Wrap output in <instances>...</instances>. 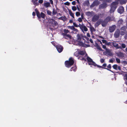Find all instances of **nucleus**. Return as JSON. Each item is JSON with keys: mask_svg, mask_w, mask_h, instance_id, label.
<instances>
[{"mask_svg": "<svg viewBox=\"0 0 127 127\" xmlns=\"http://www.w3.org/2000/svg\"><path fill=\"white\" fill-rule=\"evenodd\" d=\"M124 11V8L122 6H120L118 9V12L121 14L123 13Z\"/></svg>", "mask_w": 127, "mask_h": 127, "instance_id": "9b49d317", "label": "nucleus"}, {"mask_svg": "<svg viewBox=\"0 0 127 127\" xmlns=\"http://www.w3.org/2000/svg\"><path fill=\"white\" fill-rule=\"evenodd\" d=\"M116 28L115 25H112V26L110 27H109V30L110 32H113L115 30Z\"/></svg>", "mask_w": 127, "mask_h": 127, "instance_id": "1a4fd4ad", "label": "nucleus"}, {"mask_svg": "<svg viewBox=\"0 0 127 127\" xmlns=\"http://www.w3.org/2000/svg\"><path fill=\"white\" fill-rule=\"evenodd\" d=\"M90 31L92 33H93V32L95 30L94 28L93 27H91L90 28Z\"/></svg>", "mask_w": 127, "mask_h": 127, "instance_id": "f704fd0d", "label": "nucleus"}, {"mask_svg": "<svg viewBox=\"0 0 127 127\" xmlns=\"http://www.w3.org/2000/svg\"><path fill=\"white\" fill-rule=\"evenodd\" d=\"M124 77L125 78H124V79H125L126 80H127V73L125 74Z\"/></svg>", "mask_w": 127, "mask_h": 127, "instance_id": "6e6d98bb", "label": "nucleus"}, {"mask_svg": "<svg viewBox=\"0 0 127 127\" xmlns=\"http://www.w3.org/2000/svg\"><path fill=\"white\" fill-rule=\"evenodd\" d=\"M66 37H68L70 39H71L72 38V36L69 34H66V36L65 37H64V38L65 39H67V38Z\"/></svg>", "mask_w": 127, "mask_h": 127, "instance_id": "473e14b6", "label": "nucleus"}, {"mask_svg": "<svg viewBox=\"0 0 127 127\" xmlns=\"http://www.w3.org/2000/svg\"><path fill=\"white\" fill-rule=\"evenodd\" d=\"M72 9L73 10L75 11L76 10L77 8L75 6H73L72 7Z\"/></svg>", "mask_w": 127, "mask_h": 127, "instance_id": "58836bf2", "label": "nucleus"}, {"mask_svg": "<svg viewBox=\"0 0 127 127\" xmlns=\"http://www.w3.org/2000/svg\"><path fill=\"white\" fill-rule=\"evenodd\" d=\"M124 23V21L122 19H119L118 22L117 24L119 26L123 25Z\"/></svg>", "mask_w": 127, "mask_h": 127, "instance_id": "2eb2a0df", "label": "nucleus"}, {"mask_svg": "<svg viewBox=\"0 0 127 127\" xmlns=\"http://www.w3.org/2000/svg\"><path fill=\"white\" fill-rule=\"evenodd\" d=\"M109 62L110 63H113V60L112 59H110L109 60Z\"/></svg>", "mask_w": 127, "mask_h": 127, "instance_id": "0e129e2a", "label": "nucleus"}, {"mask_svg": "<svg viewBox=\"0 0 127 127\" xmlns=\"http://www.w3.org/2000/svg\"><path fill=\"white\" fill-rule=\"evenodd\" d=\"M102 45V47L104 49H105L106 48V46L105 45Z\"/></svg>", "mask_w": 127, "mask_h": 127, "instance_id": "e2e57ef3", "label": "nucleus"}, {"mask_svg": "<svg viewBox=\"0 0 127 127\" xmlns=\"http://www.w3.org/2000/svg\"><path fill=\"white\" fill-rule=\"evenodd\" d=\"M114 19V18L113 17H111L109 16L106 17L104 20L107 23H108V22L113 20Z\"/></svg>", "mask_w": 127, "mask_h": 127, "instance_id": "9d476101", "label": "nucleus"}, {"mask_svg": "<svg viewBox=\"0 0 127 127\" xmlns=\"http://www.w3.org/2000/svg\"><path fill=\"white\" fill-rule=\"evenodd\" d=\"M100 62L101 63H103L105 61L103 59H100Z\"/></svg>", "mask_w": 127, "mask_h": 127, "instance_id": "37998d69", "label": "nucleus"}, {"mask_svg": "<svg viewBox=\"0 0 127 127\" xmlns=\"http://www.w3.org/2000/svg\"><path fill=\"white\" fill-rule=\"evenodd\" d=\"M47 14L49 15H51L52 13L51 11L48 10L47 11Z\"/></svg>", "mask_w": 127, "mask_h": 127, "instance_id": "e433bc0d", "label": "nucleus"}, {"mask_svg": "<svg viewBox=\"0 0 127 127\" xmlns=\"http://www.w3.org/2000/svg\"><path fill=\"white\" fill-rule=\"evenodd\" d=\"M111 43H111V42H108L107 41L105 45H108V46L110 45H111Z\"/></svg>", "mask_w": 127, "mask_h": 127, "instance_id": "09e8293b", "label": "nucleus"}, {"mask_svg": "<svg viewBox=\"0 0 127 127\" xmlns=\"http://www.w3.org/2000/svg\"><path fill=\"white\" fill-rule=\"evenodd\" d=\"M74 63L73 59L72 58L70 57L68 61H65L64 64L66 67L69 68L74 64Z\"/></svg>", "mask_w": 127, "mask_h": 127, "instance_id": "f257e3e1", "label": "nucleus"}, {"mask_svg": "<svg viewBox=\"0 0 127 127\" xmlns=\"http://www.w3.org/2000/svg\"><path fill=\"white\" fill-rule=\"evenodd\" d=\"M56 47L57 51L59 53L61 52L64 49L63 46L60 44H58L56 45Z\"/></svg>", "mask_w": 127, "mask_h": 127, "instance_id": "7ed1b4c3", "label": "nucleus"}, {"mask_svg": "<svg viewBox=\"0 0 127 127\" xmlns=\"http://www.w3.org/2000/svg\"><path fill=\"white\" fill-rule=\"evenodd\" d=\"M116 8L115 7L111 6L110 10V13H112L114 12Z\"/></svg>", "mask_w": 127, "mask_h": 127, "instance_id": "5701e85b", "label": "nucleus"}, {"mask_svg": "<svg viewBox=\"0 0 127 127\" xmlns=\"http://www.w3.org/2000/svg\"><path fill=\"white\" fill-rule=\"evenodd\" d=\"M109 52H108L107 53L108 55L109 56H111L112 55V53L110 51H109Z\"/></svg>", "mask_w": 127, "mask_h": 127, "instance_id": "49530a36", "label": "nucleus"}, {"mask_svg": "<svg viewBox=\"0 0 127 127\" xmlns=\"http://www.w3.org/2000/svg\"><path fill=\"white\" fill-rule=\"evenodd\" d=\"M118 4V3L117 2L115 1L111 3V6L117 8V5Z\"/></svg>", "mask_w": 127, "mask_h": 127, "instance_id": "b1692460", "label": "nucleus"}, {"mask_svg": "<svg viewBox=\"0 0 127 127\" xmlns=\"http://www.w3.org/2000/svg\"><path fill=\"white\" fill-rule=\"evenodd\" d=\"M112 45L115 47L116 49H119L121 48V47H119V45L118 44H117L116 43L113 42H112Z\"/></svg>", "mask_w": 127, "mask_h": 127, "instance_id": "aec40b11", "label": "nucleus"}, {"mask_svg": "<svg viewBox=\"0 0 127 127\" xmlns=\"http://www.w3.org/2000/svg\"><path fill=\"white\" fill-rule=\"evenodd\" d=\"M49 1L51 4L53 5V1L52 0H49Z\"/></svg>", "mask_w": 127, "mask_h": 127, "instance_id": "338daca9", "label": "nucleus"}, {"mask_svg": "<svg viewBox=\"0 0 127 127\" xmlns=\"http://www.w3.org/2000/svg\"><path fill=\"white\" fill-rule=\"evenodd\" d=\"M116 60L117 63H120V61L119 59L116 58Z\"/></svg>", "mask_w": 127, "mask_h": 127, "instance_id": "a19ab883", "label": "nucleus"}, {"mask_svg": "<svg viewBox=\"0 0 127 127\" xmlns=\"http://www.w3.org/2000/svg\"><path fill=\"white\" fill-rule=\"evenodd\" d=\"M49 23L55 26H57L58 24L57 22L55 20L52 19L49 20Z\"/></svg>", "mask_w": 127, "mask_h": 127, "instance_id": "0eeeda50", "label": "nucleus"}, {"mask_svg": "<svg viewBox=\"0 0 127 127\" xmlns=\"http://www.w3.org/2000/svg\"><path fill=\"white\" fill-rule=\"evenodd\" d=\"M101 24L102 26L105 27L107 24L108 23L104 19V20H101Z\"/></svg>", "mask_w": 127, "mask_h": 127, "instance_id": "6ab92c4d", "label": "nucleus"}, {"mask_svg": "<svg viewBox=\"0 0 127 127\" xmlns=\"http://www.w3.org/2000/svg\"><path fill=\"white\" fill-rule=\"evenodd\" d=\"M97 49H98L99 50L101 51H103V50L102 49L101 47L99 46L98 45L97 46Z\"/></svg>", "mask_w": 127, "mask_h": 127, "instance_id": "4c0bfd02", "label": "nucleus"}, {"mask_svg": "<svg viewBox=\"0 0 127 127\" xmlns=\"http://www.w3.org/2000/svg\"><path fill=\"white\" fill-rule=\"evenodd\" d=\"M87 59L88 62V64L89 65H93V64H95V63L92 60L90 57L87 56Z\"/></svg>", "mask_w": 127, "mask_h": 127, "instance_id": "39448f33", "label": "nucleus"}, {"mask_svg": "<svg viewBox=\"0 0 127 127\" xmlns=\"http://www.w3.org/2000/svg\"><path fill=\"white\" fill-rule=\"evenodd\" d=\"M108 68L110 69L111 68V66L110 64H109L107 66Z\"/></svg>", "mask_w": 127, "mask_h": 127, "instance_id": "864d4df0", "label": "nucleus"}, {"mask_svg": "<svg viewBox=\"0 0 127 127\" xmlns=\"http://www.w3.org/2000/svg\"><path fill=\"white\" fill-rule=\"evenodd\" d=\"M107 7V4L106 3H103L100 5L99 6V8L100 9L105 8Z\"/></svg>", "mask_w": 127, "mask_h": 127, "instance_id": "f8f14e48", "label": "nucleus"}, {"mask_svg": "<svg viewBox=\"0 0 127 127\" xmlns=\"http://www.w3.org/2000/svg\"><path fill=\"white\" fill-rule=\"evenodd\" d=\"M105 49V50L106 51V52H107V53L108 52H109V51H110V50L109 49H108L107 48H106Z\"/></svg>", "mask_w": 127, "mask_h": 127, "instance_id": "69168bd1", "label": "nucleus"}, {"mask_svg": "<svg viewBox=\"0 0 127 127\" xmlns=\"http://www.w3.org/2000/svg\"><path fill=\"white\" fill-rule=\"evenodd\" d=\"M51 43L54 46H55V43L54 41H52L51 42Z\"/></svg>", "mask_w": 127, "mask_h": 127, "instance_id": "774afa93", "label": "nucleus"}, {"mask_svg": "<svg viewBox=\"0 0 127 127\" xmlns=\"http://www.w3.org/2000/svg\"><path fill=\"white\" fill-rule=\"evenodd\" d=\"M122 47L123 48H124L126 47V45L124 43H123L122 44Z\"/></svg>", "mask_w": 127, "mask_h": 127, "instance_id": "a18cd8bd", "label": "nucleus"}, {"mask_svg": "<svg viewBox=\"0 0 127 127\" xmlns=\"http://www.w3.org/2000/svg\"><path fill=\"white\" fill-rule=\"evenodd\" d=\"M68 28L70 29L73 30V31L76 32H77L78 30L77 29L75 28L73 26H69L67 27Z\"/></svg>", "mask_w": 127, "mask_h": 127, "instance_id": "a211bd4d", "label": "nucleus"}, {"mask_svg": "<svg viewBox=\"0 0 127 127\" xmlns=\"http://www.w3.org/2000/svg\"><path fill=\"white\" fill-rule=\"evenodd\" d=\"M102 41L103 43H105V44H106L107 42L106 40L104 39H102Z\"/></svg>", "mask_w": 127, "mask_h": 127, "instance_id": "3c124183", "label": "nucleus"}, {"mask_svg": "<svg viewBox=\"0 0 127 127\" xmlns=\"http://www.w3.org/2000/svg\"><path fill=\"white\" fill-rule=\"evenodd\" d=\"M99 18V16L96 14H95L93 17L92 21L93 22H95Z\"/></svg>", "mask_w": 127, "mask_h": 127, "instance_id": "6e6552de", "label": "nucleus"}, {"mask_svg": "<svg viewBox=\"0 0 127 127\" xmlns=\"http://www.w3.org/2000/svg\"><path fill=\"white\" fill-rule=\"evenodd\" d=\"M78 35V39L79 40H81V38L80 36L79 35Z\"/></svg>", "mask_w": 127, "mask_h": 127, "instance_id": "13d9d810", "label": "nucleus"}, {"mask_svg": "<svg viewBox=\"0 0 127 127\" xmlns=\"http://www.w3.org/2000/svg\"><path fill=\"white\" fill-rule=\"evenodd\" d=\"M69 14L73 18H74V14L70 10L69 11Z\"/></svg>", "mask_w": 127, "mask_h": 127, "instance_id": "7c9ffc66", "label": "nucleus"}, {"mask_svg": "<svg viewBox=\"0 0 127 127\" xmlns=\"http://www.w3.org/2000/svg\"><path fill=\"white\" fill-rule=\"evenodd\" d=\"M70 3L68 1H67L64 3V4L66 5L69 6L70 5Z\"/></svg>", "mask_w": 127, "mask_h": 127, "instance_id": "de8ad7c7", "label": "nucleus"}, {"mask_svg": "<svg viewBox=\"0 0 127 127\" xmlns=\"http://www.w3.org/2000/svg\"><path fill=\"white\" fill-rule=\"evenodd\" d=\"M64 32L66 34L69 32V31H68V30H66L65 29H64Z\"/></svg>", "mask_w": 127, "mask_h": 127, "instance_id": "79ce46f5", "label": "nucleus"}, {"mask_svg": "<svg viewBox=\"0 0 127 127\" xmlns=\"http://www.w3.org/2000/svg\"><path fill=\"white\" fill-rule=\"evenodd\" d=\"M72 5H75L76 4V2L75 1H73L72 2Z\"/></svg>", "mask_w": 127, "mask_h": 127, "instance_id": "680f3d73", "label": "nucleus"}, {"mask_svg": "<svg viewBox=\"0 0 127 127\" xmlns=\"http://www.w3.org/2000/svg\"><path fill=\"white\" fill-rule=\"evenodd\" d=\"M86 15L88 16H90L92 15V12L88 11L86 12Z\"/></svg>", "mask_w": 127, "mask_h": 127, "instance_id": "c756f323", "label": "nucleus"}, {"mask_svg": "<svg viewBox=\"0 0 127 127\" xmlns=\"http://www.w3.org/2000/svg\"><path fill=\"white\" fill-rule=\"evenodd\" d=\"M100 3V2L98 0H95L94 1L92 4L90 5V7L92 8L95 6H98Z\"/></svg>", "mask_w": 127, "mask_h": 127, "instance_id": "423d86ee", "label": "nucleus"}, {"mask_svg": "<svg viewBox=\"0 0 127 127\" xmlns=\"http://www.w3.org/2000/svg\"><path fill=\"white\" fill-rule=\"evenodd\" d=\"M75 14L77 16H78L80 15V13L79 12H76Z\"/></svg>", "mask_w": 127, "mask_h": 127, "instance_id": "ea45409f", "label": "nucleus"}, {"mask_svg": "<svg viewBox=\"0 0 127 127\" xmlns=\"http://www.w3.org/2000/svg\"><path fill=\"white\" fill-rule=\"evenodd\" d=\"M52 11L53 15H55L57 13V12L55 10V9L54 8L53 9Z\"/></svg>", "mask_w": 127, "mask_h": 127, "instance_id": "cd10ccee", "label": "nucleus"}, {"mask_svg": "<svg viewBox=\"0 0 127 127\" xmlns=\"http://www.w3.org/2000/svg\"><path fill=\"white\" fill-rule=\"evenodd\" d=\"M120 32L119 30L116 31L114 34V36L115 38H117L120 36Z\"/></svg>", "mask_w": 127, "mask_h": 127, "instance_id": "ddd939ff", "label": "nucleus"}, {"mask_svg": "<svg viewBox=\"0 0 127 127\" xmlns=\"http://www.w3.org/2000/svg\"><path fill=\"white\" fill-rule=\"evenodd\" d=\"M43 5L46 7L47 8L51 6L49 2H45L43 3Z\"/></svg>", "mask_w": 127, "mask_h": 127, "instance_id": "412c9836", "label": "nucleus"}, {"mask_svg": "<svg viewBox=\"0 0 127 127\" xmlns=\"http://www.w3.org/2000/svg\"><path fill=\"white\" fill-rule=\"evenodd\" d=\"M74 55L77 57H78L79 55V52H78L77 51L75 52L74 53Z\"/></svg>", "mask_w": 127, "mask_h": 127, "instance_id": "72a5a7b5", "label": "nucleus"}, {"mask_svg": "<svg viewBox=\"0 0 127 127\" xmlns=\"http://www.w3.org/2000/svg\"><path fill=\"white\" fill-rule=\"evenodd\" d=\"M78 59H80L81 60L84 61L85 62L86 61V59L84 57H78Z\"/></svg>", "mask_w": 127, "mask_h": 127, "instance_id": "c85d7f7f", "label": "nucleus"}, {"mask_svg": "<svg viewBox=\"0 0 127 127\" xmlns=\"http://www.w3.org/2000/svg\"><path fill=\"white\" fill-rule=\"evenodd\" d=\"M58 19L59 20H62L64 21L66 20L67 18L65 16H62L60 17Z\"/></svg>", "mask_w": 127, "mask_h": 127, "instance_id": "4be33fe9", "label": "nucleus"}, {"mask_svg": "<svg viewBox=\"0 0 127 127\" xmlns=\"http://www.w3.org/2000/svg\"><path fill=\"white\" fill-rule=\"evenodd\" d=\"M101 23V20H99L98 21H97L95 24V25L97 26H98L99 25H100Z\"/></svg>", "mask_w": 127, "mask_h": 127, "instance_id": "2f4dec72", "label": "nucleus"}, {"mask_svg": "<svg viewBox=\"0 0 127 127\" xmlns=\"http://www.w3.org/2000/svg\"><path fill=\"white\" fill-rule=\"evenodd\" d=\"M112 67L114 69L116 70L118 69L120 70H121V67L120 66H118V65L116 64L112 66Z\"/></svg>", "mask_w": 127, "mask_h": 127, "instance_id": "4468645a", "label": "nucleus"}, {"mask_svg": "<svg viewBox=\"0 0 127 127\" xmlns=\"http://www.w3.org/2000/svg\"><path fill=\"white\" fill-rule=\"evenodd\" d=\"M78 20L79 22H81L82 21V19L81 18H79Z\"/></svg>", "mask_w": 127, "mask_h": 127, "instance_id": "8fccbe9b", "label": "nucleus"}, {"mask_svg": "<svg viewBox=\"0 0 127 127\" xmlns=\"http://www.w3.org/2000/svg\"><path fill=\"white\" fill-rule=\"evenodd\" d=\"M93 65L94 66H97L98 67H99V68H102L105 69H106L108 70H109L110 71H111V70H110L109 69H108V68H103V67L102 66H100L98 65L96 63H95V64H93Z\"/></svg>", "mask_w": 127, "mask_h": 127, "instance_id": "393cba45", "label": "nucleus"}, {"mask_svg": "<svg viewBox=\"0 0 127 127\" xmlns=\"http://www.w3.org/2000/svg\"><path fill=\"white\" fill-rule=\"evenodd\" d=\"M79 55H84L85 53L83 51H80L79 52H78Z\"/></svg>", "mask_w": 127, "mask_h": 127, "instance_id": "c9c22d12", "label": "nucleus"}, {"mask_svg": "<svg viewBox=\"0 0 127 127\" xmlns=\"http://www.w3.org/2000/svg\"><path fill=\"white\" fill-rule=\"evenodd\" d=\"M73 25H74V27H78V25L77 24H76L74 22L73 23Z\"/></svg>", "mask_w": 127, "mask_h": 127, "instance_id": "c03bdc74", "label": "nucleus"}, {"mask_svg": "<svg viewBox=\"0 0 127 127\" xmlns=\"http://www.w3.org/2000/svg\"><path fill=\"white\" fill-rule=\"evenodd\" d=\"M77 69V68L76 66H74L73 67H72L70 69V71H73L74 72H75Z\"/></svg>", "mask_w": 127, "mask_h": 127, "instance_id": "a878e982", "label": "nucleus"}, {"mask_svg": "<svg viewBox=\"0 0 127 127\" xmlns=\"http://www.w3.org/2000/svg\"><path fill=\"white\" fill-rule=\"evenodd\" d=\"M121 31L120 32V34L121 35H124L126 32V27L125 26H123L120 29Z\"/></svg>", "mask_w": 127, "mask_h": 127, "instance_id": "20e7f679", "label": "nucleus"}, {"mask_svg": "<svg viewBox=\"0 0 127 127\" xmlns=\"http://www.w3.org/2000/svg\"><path fill=\"white\" fill-rule=\"evenodd\" d=\"M85 3L87 5H88L89 4V2L88 0H87L85 2Z\"/></svg>", "mask_w": 127, "mask_h": 127, "instance_id": "bf43d9fd", "label": "nucleus"}, {"mask_svg": "<svg viewBox=\"0 0 127 127\" xmlns=\"http://www.w3.org/2000/svg\"><path fill=\"white\" fill-rule=\"evenodd\" d=\"M118 56L121 59H122L124 57V54L122 52H120L117 53Z\"/></svg>", "mask_w": 127, "mask_h": 127, "instance_id": "f3484780", "label": "nucleus"}, {"mask_svg": "<svg viewBox=\"0 0 127 127\" xmlns=\"http://www.w3.org/2000/svg\"><path fill=\"white\" fill-rule=\"evenodd\" d=\"M81 28L80 29L83 32H86L88 31V29L84 25L83 26H81Z\"/></svg>", "mask_w": 127, "mask_h": 127, "instance_id": "dca6fc26", "label": "nucleus"}, {"mask_svg": "<svg viewBox=\"0 0 127 127\" xmlns=\"http://www.w3.org/2000/svg\"><path fill=\"white\" fill-rule=\"evenodd\" d=\"M107 66V64L106 63L103 64L102 65V66L103 67H104V68H105V67Z\"/></svg>", "mask_w": 127, "mask_h": 127, "instance_id": "5fc2aeb1", "label": "nucleus"}, {"mask_svg": "<svg viewBox=\"0 0 127 127\" xmlns=\"http://www.w3.org/2000/svg\"><path fill=\"white\" fill-rule=\"evenodd\" d=\"M35 2V3H33V4L35 5H38L39 4V3L38 2Z\"/></svg>", "mask_w": 127, "mask_h": 127, "instance_id": "052dcab7", "label": "nucleus"}, {"mask_svg": "<svg viewBox=\"0 0 127 127\" xmlns=\"http://www.w3.org/2000/svg\"><path fill=\"white\" fill-rule=\"evenodd\" d=\"M118 1H119L120 2V4H121V5H122L124 4H125L126 2V1L124 0H117Z\"/></svg>", "mask_w": 127, "mask_h": 127, "instance_id": "bb28decb", "label": "nucleus"}, {"mask_svg": "<svg viewBox=\"0 0 127 127\" xmlns=\"http://www.w3.org/2000/svg\"><path fill=\"white\" fill-rule=\"evenodd\" d=\"M43 0H39L38 1V2L40 4H42L43 3Z\"/></svg>", "mask_w": 127, "mask_h": 127, "instance_id": "4d7b16f0", "label": "nucleus"}, {"mask_svg": "<svg viewBox=\"0 0 127 127\" xmlns=\"http://www.w3.org/2000/svg\"><path fill=\"white\" fill-rule=\"evenodd\" d=\"M112 0H105L104 2H111Z\"/></svg>", "mask_w": 127, "mask_h": 127, "instance_id": "603ef678", "label": "nucleus"}, {"mask_svg": "<svg viewBox=\"0 0 127 127\" xmlns=\"http://www.w3.org/2000/svg\"><path fill=\"white\" fill-rule=\"evenodd\" d=\"M35 10L36 13V15L38 18L40 19L41 17L43 19L45 18V14L42 12H41L40 14L37 8L35 9Z\"/></svg>", "mask_w": 127, "mask_h": 127, "instance_id": "f03ea898", "label": "nucleus"}]
</instances>
